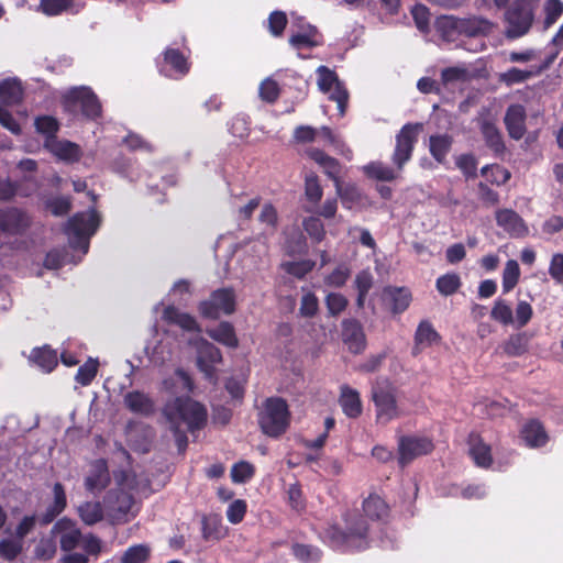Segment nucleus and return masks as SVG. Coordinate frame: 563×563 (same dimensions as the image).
Returning <instances> with one entry per match:
<instances>
[{"mask_svg": "<svg viewBox=\"0 0 563 563\" xmlns=\"http://www.w3.org/2000/svg\"><path fill=\"white\" fill-rule=\"evenodd\" d=\"M290 413L286 401L272 397L264 401L258 413V423L262 431L269 437H279L289 426Z\"/></svg>", "mask_w": 563, "mask_h": 563, "instance_id": "39448f33", "label": "nucleus"}, {"mask_svg": "<svg viewBox=\"0 0 563 563\" xmlns=\"http://www.w3.org/2000/svg\"><path fill=\"white\" fill-rule=\"evenodd\" d=\"M322 187L316 175H308L305 180V195L309 202L318 203L322 198Z\"/></svg>", "mask_w": 563, "mask_h": 563, "instance_id": "864d4df0", "label": "nucleus"}, {"mask_svg": "<svg viewBox=\"0 0 563 563\" xmlns=\"http://www.w3.org/2000/svg\"><path fill=\"white\" fill-rule=\"evenodd\" d=\"M119 488L111 489L104 497V507L111 518L122 520L132 511L134 500L129 490L133 489V478L126 473L115 475Z\"/></svg>", "mask_w": 563, "mask_h": 563, "instance_id": "423d86ee", "label": "nucleus"}, {"mask_svg": "<svg viewBox=\"0 0 563 563\" xmlns=\"http://www.w3.org/2000/svg\"><path fill=\"white\" fill-rule=\"evenodd\" d=\"M35 129L43 134L46 140H56L55 134L58 131V121L51 115H42L35 119Z\"/></svg>", "mask_w": 563, "mask_h": 563, "instance_id": "49530a36", "label": "nucleus"}, {"mask_svg": "<svg viewBox=\"0 0 563 563\" xmlns=\"http://www.w3.org/2000/svg\"><path fill=\"white\" fill-rule=\"evenodd\" d=\"M279 95L277 82L271 78H266L260 86V97L267 102H274Z\"/></svg>", "mask_w": 563, "mask_h": 563, "instance_id": "774afa93", "label": "nucleus"}, {"mask_svg": "<svg viewBox=\"0 0 563 563\" xmlns=\"http://www.w3.org/2000/svg\"><path fill=\"white\" fill-rule=\"evenodd\" d=\"M460 31L464 32L470 36H478L484 35L490 32L493 25L489 21L483 18H471L467 20H463L455 25Z\"/></svg>", "mask_w": 563, "mask_h": 563, "instance_id": "c9c22d12", "label": "nucleus"}, {"mask_svg": "<svg viewBox=\"0 0 563 563\" xmlns=\"http://www.w3.org/2000/svg\"><path fill=\"white\" fill-rule=\"evenodd\" d=\"M438 340L439 334L433 329L431 323L428 321L420 322L415 334L413 354H418L421 349L431 346L432 344L437 343Z\"/></svg>", "mask_w": 563, "mask_h": 563, "instance_id": "c85d7f7f", "label": "nucleus"}, {"mask_svg": "<svg viewBox=\"0 0 563 563\" xmlns=\"http://www.w3.org/2000/svg\"><path fill=\"white\" fill-rule=\"evenodd\" d=\"M461 287V278L455 273H448L437 279V289L443 296L453 295Z\"/></svg>", "mask_w": 563, "mask_h": 563, "instance_id": "a18cd8bd", "label": "nucleus"}, {"mask_svg": "<svg viewBox=\"0 0 563 563\" xmlns=\"http://www.w3.org/2000/svg\"><path fill=\"white\" fill-rule=\"evenodd\" d=\"M534 0H516L507 12L508 37L516 38L525 35L533 21Z\"/></svg>", "mask_w": 563, "mask_h": 563, "instance_id": "1a4fd4ad", "label": "nucleus"}, {"mask_svg": "<svg viewBox=\"0 0 563 563\" xmlns=\"http://www.w3.org/2000/svg\"><path fill=\"white\" fill-rule=\"evenodd\" d=\"M23 89L15 78H7L0 81V101L4 104H16L22 100Z\"/></svg>", "mask_w": 563, "mask_h": 563, "instance_id": "cd10ccee", "label": "nucleus"}, {"mask_svg": "<svg viewBox=\"0 0 563 563\" xmlns=\"http://www.w3.org/2000/svg\"><path fill=\"white\" fill-rule=\"evenodd\" d=\"M53 503L48 506L47 511L44 516V522H51L56 516H58L66 507V494L60 483H56L53 487Z\"/></svg>", "mask_w": 563, "mask_h": 563, "instance_id": "58836bf2", "label": "nucleus"}, {"mask_svg": "<svg viewBox=\"0 0 563 563\" xmlns=\"http://www.w3.org/2000/svg\"><path fill=\"white\" fill-rule=\"evenodd\" d=\"M314 263L311 261L286 262L283 264V267L287 273L299 278L311 272Z\"/></svg>", "mask_w": 563, "mask_h": 563, "instance_id": "69168bd1", "label": "nucleus"}, {"mask_svg": "<svg viewBox=\"0 0 563 563\" xmlns=\"http://www.w3.org/2000/svg\"><path fill=\"white\" fill-rule=\"evenodd\" d=\"M533 314L531 305L526 300H519L516 306V314L514 317L511 305L503 299L498 298L494 301L490 310V318L503 325H515L522 328L528 324Z\"/></svg>", "mask_w": 563, "mask_h": 563, "instance_id": "6e6552de", "label": "nucleus"}, {"mask_svg": "<svg viewBox=\"0 0 563 563\" xmlns=\"http://www.w3.org/2000/svg\"><path fill=\"white\" fill-rule=\"evenodd\" d=\"M519 278L520 267L517 261H507L503 271V292L508 294L518 284Z\"/></svg>", "mask_w": 563, "mask_h": 563, "instance_id": "a19ab883", "label": "nucleus"}, {"mask_svg": "<svg viewBox=\"0 0 563 563\" xmlns=\"http://www.w3.org/2000/svg\"><path fill=\"white\" fill-rule=\"evenodd\" d=\"M303 228L306 232L310 235V238L320 242L324 238V228L323 223L319 218L309 217L303 221Z\"/></svg>", "mask_w": 563, "mask_h": 563, "instance_id": "338daca9", "label": "nucleus"}, {"mask_svg": "<svg viewBox=\"0 0 563 563\" xmlns=\"http://www.w3.org/2000/svg\"><path fill=\"white\" fill-rule=\"evenodd\" d=\"M363 510L368 518L380 520L387 517L389 508L380 496L371 494L363 501Z\"/></svg>", "mask_w": 563, "mask_h": 563, "instance_id": "72a5a7b5", "label": "nucleus"}, {"mask_svg": "<svg viewBox=\"0 0 563 563\" xmlns=\"http://www.w3.org/2000/svg\"><path fill=\"white\" fill-rule=\"evenodd\" d=\"M468 445L470 454L477 466L488 467L492 464L490 448L483 442L479 435L471 434Z\"/></svg>", "mask_w": 563, "mask_h": 563, "instance_id": "a878e982", "label": "nucleus"}, {"mask_svg": "<svg viewBox=\"0 0 563 563\" xmlns=\"http://www.w3.org/2000/svg\"><path fill=\"white\" fill-rule=\"evenodd\" d=\"M77 512L87 526H92L103 518V509L99 501H85L78 506Z\"/></svg>", "mask_w": 563, "mask_h": 563, "instance_id": "e433bc0d", "label": "nucleus"}, {"mask_svg": "<svg viewBox=\"0 0 563 563\" xmlns=\"http://www.w3.org/2000/svg\"><path fill=\"white\" fill-rule=\"evenodd\" d=\"M254 474V467L249 462H239L231 470V477L234 483H245Z\"/></svg>", "mask_w": 563, "mask_h": 563, "instance_id": "e2e57ef3", "label": "nucleus"}, {"mask_svg": "<svg viewBox=\"0 0 563 563\" xmlns=\"http://www.w3.org/2000/svg\"><path fill=\"white\" fill-rule=\"evenodd\" d=\"M310 157L323 168V172L334 181L336 194L341 197L343 205H346V200L350 198L353 199L355 196H357L355 188H346L342 189L341 183L339 179L340 174V164L339 162L327 155L320 150H311L309 152Z\"/></svg>", "mask_w": 563, "mask_h": 563, "instance_id": "2eb2a0df", "label": "nucleus"}, {"mask_svg": "<svg viewBox=\"0 0 563 563\" xmlns=\"http://www.w3.org/2000/svg\"><path fill=\"white\" fill-rule=\"evenodd\" d=\"M497 224L514 238H523L529 230L523 219L514 210L501 209L496 212Z\"/></svg>", "mask_w": 563, "mask_h": 563, "instance_id": "a211bd4d", "label": "nucleus"}, {"mask_svg": "<svg viewBox=\"0 0 563 563\" xmlns=\"http://www.w3.org/2000/svg\"><path fill=\"white\" fill-rule=\"evenodd\" d=\"M63 104L66 111L76 113L80 109L81 113L96 119L101 112V104L97 96L88 87H74L63 96Z\"/></svg>", "mask_w": 563, "mask_h": 563, "instance_id": "0eeeda50", "label": "nucleus"}, {"mask_svg": "<svg viewBox=\"0 0 563 563\" xmlns=\"http://www.w3.org/2000/svg\"><path fill=\"white\" fill-rule=\"evenodd\" d=\"M258 220L262 224L266 225L269 232H274L278 223V213L276 208L272 203L263 205Z\"/></svg>", "mask_w": 563, "mask_h": 563, "instance_id": "bf43d9fd", "label": "nucleus"}, {"mask_svg": "<svg viewBox=\"0 0 563 563\" xmlns=\"http://www.w3.org/2000/svg\"><path fill=\"white\" fill-rule=\"evenodd\" d=\"M505 124L509 135L520 140L526 133V110L521 104H511L505 115Z\"/></svg>", "mask_w": 563, "mask_h": 563, "instance_id": "412c9836", "label": "nucleus"}, {"mask_svg": "<svg viewBox=\"0 0 563 563\" xmlns=\"http://www.w3.org/2000/svg\"><path fill=\"white\" fill-rule=\"evenodd\" d=\"M189 70L186 58L174 48H168L164 53V62L159 66V71L169 78H179Z\"/></svg>", "mask_w": 563, "mask_h": 563, "instance_id": "6ab92c4d", "label": "nucleus"}, {"mask_svg": "<svg viewBox=\"0 0 563 563\" xmlns=\"http://www.w3.org/2000/svg\"><path fill=\"white\" fill-rule=\"evenodd\" d=\"M452 145V137L446 134L430 137V153L439 163H443Z\"/></svg>", "mask_w": 563, "mask_h": 563, "instance_id": "ea45409f", "label": "nucleus"}, {"mask_svg": "<svg viewBox=\"0 0 563 563\" xmlns=\"http://www.w3.org/2000/svg\"><path fill=\"white\" fill-rule=\"evenodd\" d=\"M150 361L155 366H163L172 360L173 346L168 339L159 340L151 350L147 349Z\"/></svg>", "mask_w": 563, "mask_h": 563, "instance_id": "f704fd0d", "label": "nucleus"}, {"mask_svg": "<svg viewBox=\"0 0 563 563\" xmlns=\"http://www.w3.org/2000/svg\"><path fill=\"white\" fill-rule=\"evenodd\" d=\"M150 555V549L140 544L129 548L122 556V563H143Z\"/></svg>", "mask_w": 563, "mask_h": 563, "instance_id": "13d9d810", "label": "nucleus"}, {"mask_svg": "<svg viewBox=\"0 0 563 563\" xmlns=\"http://www.w3.org/2000/svg\"><path fill=\"white\" fill-rule=\"evenodd\" d=\"M344 342L353 353H360L365 347V335L361 324L355 320H344L342 323Z\"/></svg>", "mask_w": 563, "mask_h": 563, "instance_id": "4be33fe9", "label": "nucleus"}, {"mask_svg": "<svg viewBox=\"0 0 563 563\" xmlns=\"http://www.w3.org/2000/svg\"><path fill=\"white\" fill-rule=\"evenodd\" d=\"M199 309L202 316L211 319H217L221 313L230 314L235 309L234 291L230 288L218 289L200 303Z\"/></svg>", "mask_w": 563, "mask_h": 563, "instance_id": "4468645a", "label": "nucleus"}, {"mask_svg": "<svg viewBox=\"0 0 563 563\" xmlns=\"http://www.w3.org/2000/svg\"><path fill=\"white\" fill-rule=\"evenodd\" d=\"M482 132L487 144L495 151H499L503 147L501 136L495 124L484 122L482 124Z\"/></svg>", "mask_w": 563, "mask_h": 563, "instance_id": "680f3d73", "label": "nucleus"}, {"mask_svg": "<svg viewBox=\"0 0 563 563\" xmlns=\"http://www.w3.org/2000/svg\"><path fill=\"white\" fill-rule=\"evenodd\" d=\"M292 553L302 563H316L321 559V551L308 544L296 543L292 545Z\"/></svg>", "mask_w": 563, "mask_h": 563, "instance_id": "c03bdc74", "label": "nucleus"}, {"mask_svg": "<svg viewBox=\"0 0 563 563\" xmlns=\"http://www.w3.org/2000/svg\"><path fill=\"white\" fill-rule=\"evenodd\" d=\"M163 318L169 322L179 325L186 331H192L197 334L188 341L196 350V363L198 369L203 374L205 378L210 383H217L216 365L222 362L220 350L212 343L199 335L200 328L194 317L188 313L180 312L173 306L164 308Z\"/></svg>", "mask_w": 563, "mask_h": 563, "instance_id": "f257e3e1", "label": "nucleus"}, {"mask_svg": "<svg viewBox=\"0 0 563 563\" xmlns=\"http://www.w3.org/2000/svg\"><path fill=\"white\" fill-rule=\"evenodd\" d=\"M163 413L179 442L183 426L188 430H195L202 428L207 421L206 407L190 397H176L168 400Z\"/></svg>", "mask_w": 563, "mask_h": 563, "instance_id": "f03ea898", "label": "nucleus"}, {"mask_svg": "<svg viewBox=\"0 0 563 563\" xmlns=\"http://www.w3.org/2000/svg\"><path fill=\"white\" fill-rule=\"evenodd\" d=\"M98 372V361L93 358H89L84 365H81L75 379L81 386H88L92 379L96 377Z\"/></svg>", "mask_w": 563, "mask_h": 563, "instance_id": "de8ad7c7", "label": "nucleus"}, {"mask_svg": "<svg viewBox=\"0 0 563 563\" xmlns=\"http://www.w3.org/2000/svg\"><path fill=\"white\" fill-rule=\"evenodd\" d=\"M325 306L331 316H338L345 310L347 299L339 292H329L325 297Z\"/></svg>", "mask_w": 563, "mask_h": 563, "instance_id": "052dcab7", "label": "nucleus"}, {"mask_svg": "<svg viewBox=\"0 0 563 563\" xmlns=\"http://www.w3.org/2000/svg\"><path fill=\"white\" fill-rule=\"evenodd\" d=\"M349 276V267L345 264H340L332 271V273L324 277V283L330 287H341L346 283Z\"/></svg>", "mask_w": 563, "mask_h": 563, "instance_id": "4d7b16f0", "label": "nucleus"}, {"mask_svg": "<svg viewBox=\"0 0 563 563\" xmlns=\"http://www.w3.org/2000/svg\"><path fill=\"white\" fill-rule=\"evenodd\" d=\"M319 309V300L311 291H306L300 300L299 313L301 317L311 318Z\"/></svg>", "mask_w": 563, "mask_h": 563, "instance_id": "5fc2aeb1", "label": "nucleus"}, {"mask_svg": "<svg viewBox=\"0 0 563 563\" xmlns=\"http://www.w3.org/2000/svg\"><path fill=\"white\" fill-rule=\"evenodd\" d=\"M29 225L27 216L18 209L0 210V233H18Z\"/></svg>", "mask_w": 563, "mask_h": 563, "instance_id": "5701e85b", "label": "nucleus"}, {"mask_svg": "<svg viewBox=\"0 0 563 563\" xmlns=\"http://www.w3.org/2000/svg\"><path fill=\"white\" fill-rule=\"evenodd\" d=\"M207 333L211 339L225 346H238L239 341L235 335L234 328L229 322H221L217 328L208 329Z\"/></svg>", "mask_w": 563, "mask_h": 563, "instance_id": "473e14b6", "label": "nucleus"}, {"mask_svg": "<svg viewBox=\"0 0 563 563\" xmlns=\"http://www.w3.org/2000/svg\"><path fill=\"white\" fill-rule=\"evenodd\" d=\"M110 482V474L104 460H97L90 464L85 477V487L91 494L101 493Z\"/></svg>", "mask_w": 563, "mask_h": 563, "instance_id": "f3484780", "label": "nucleus"}, {"mask_svg": "<svg viewBox=\"0 0 563 563\" xmlns=\"http://www.w3.org/2000/svg\"><path fill=\"white\" fill-rule=\"evenodd\" d=\"M317 29L310 24L301 27V30L292 34L289 38V44L296 48L301 49L306 47H312L319 45L317 40Z\"/></svg>", "mask_w": 563, "mask_h": 563, "instance_id": "2f4dec72", "label": "nucleus"}, {"mask_svg": "<svg viewBox=\"0 0 563 563\" xmlns=\"http://www.w3.org/2000/svg\"><path fill=\"white\" fill-rule=\"evenodd\" d=\"M363 170L368 177L383 181H390L397 177L394 169L380 162L369 163L363 167Z\"/></svg>", "mask_w": 563, "mask_h": 563, "instance_id": "79ce46f5", "label": "nucleus"}, {"mask_svg": "<svg viewBox=\"0 0 563 563\" xmlns=\"http://www.w3.org/2000/svg\"><path fill=\"white\" fill-rule=\"evenodd\" d=\"M471 79V71L465 65L449 67L442 70L441 80L445 87L464 84Z\"/></svg>", "mask_w": 563, "mask_h": 563, "instance_id": "4c0bfd02", "label": "nucleus"}, {"mask_svg": "<svg viewBox=\"0 0 563 563\" xmlns=\"http://www.w3.org/2000/svg\"><path fill=\"white\" fill-rule=\"evenodd\" d=\"M99 222V214L93 209L75 214L65 229L70 246L86 254L89 249V239L97 231Z\"/></svg>", "mask_w": 563, "mask_h": 563, "instance_id": "20e7f679", "label": "nucleus"}, {"mask_svg": "<svg viewBox=\"0 0 563 563\" xmlns=\"http://www.w3.org/2000/svg\"><path fill=\"white\" fill-rule=\"evenodd\" d=\"M340 405L343 412L350 418H356L362 412V402L358 393L349 387L341 388Z\"/></svg>", "mask_w": 563, "mask_h": 563, "instance_id": "bb28decb", "label": "nucleus"}, {"mask_svg": "<svg viewBox=\"0 0 563 563\" xmlns=\"http://www.w3.org/2000/svg\"><path fill=\"white\" fill-rule=\"evenodd\" d=\"M372 398L376 407V419L378 422L385 424L399 416L395 388L389 382L376 383L372 389Z\"/></svg>", "mask_w": 563, "mask_h": 563, "instance_id": "9b49d317", "label": "nucleus"}, {"mask_svg": "<svg viewBox=\"0 0 563 563\" xmlns=\"http://www.w3.org/2000/svg\"><path fill=\"white\" fill-rule=\"evenodd\" d=\"M528 347V338L525 334H514L504 343L503 351L508 356H520Z\"/></svg>", "mask_w": 563, "mask_h": 563, "instance_id": "37998d69", "label": "nucleus"}, {"mask_svg": "<svg viewBox=\"0 0 563 563\" xmlns=\"http://www.w3.org/2000/svg\"><path fill=\"white\" fill-rule=\"evenodd\" d=\"M52 533L58 539L64 552L81 548L87 554L98 555L101 551V541L98 538L92 534L84 536L77 523L66 517L54 525Z\"/></svg>", "mask_w": 563, "mask_h": 563, "instance_id": "7ed1b4c3", "label": "nucleus"}, {"mask_svg": "<svg viewBox=\"0 0 563 563\" xmlns=\"http://www.w3.org/2000/svg\"><path fill=\"white\" fill-rule=\"evenodd\" d=\"M482 175L490 183L503 185L510 178V173L499 166V165H492V166H485L482 168Z\"/></svg>", "mask_w": 563, "mask_h": 563, "instance_id": "3c124183", "label": "nucleus"}, {"mask_svg": "<svg viewBox=\"0 0 563 563\" xmlns=\"http://www.w3.org/2000/svg\"><path fill=\"white\" fill-rule=\"evenodd\" d=\"M175 377L173 378H166L163 380V388L167 391H172L175 387L174 379L176 378L179 384L181 385V389L187 390L188 393L192 391L194 389V382L191 380L190 376L187 372H185L181 368H177L174 374Z\"/></svg>", "mask_w": 563, "mask_h": 563, "instance_id": "8fccbe9b", "label": "nucleus"}, {"mask_svg": "<svg viewBox=\"0 0 563 563\" xmlns=\"http://www.w3.org/2000/svg\"><path fill=\"white\" fill-rule=\"evenodd\" d=\"M373 285V276L368 271L360 272L355 277V286L358 291L357 305L362 307L364 305L365 297Z\"/></svg>", "mask_w": 563, "mask_h": 563, "instance_id": "09e8293b", "label": "nucleus"}, {"mask_svg": "<svg viewBox=\"0 0 563 563\" xmlns=\"http://www.w3.org/2000/svg\"><path fill=\"white\" fill-rule=\"evenodd\" d=\"M367 526L363 519L347 522V531L342 532L333 529L331 532L332 542L335 547H344L351 550H363L367 548Z\"/></svg>", "mask_w": 563, "mask_h": 563, "instance_id": "f8f14e48", "label": "nucleus"}, {"mask_svg": "<svg viewBox=\"0 0 563 563\" xmlns=\"http://www.w3.org/2000/svg\"><path fill=\"white\" fill-rule=\"evenodd\" d=\"M82 5L73 0H41L37 10L45 15L53 16L63 12L78 13Z\"/></svg>", "mask_w": 563, "mask_h": 563, "instance_id": "b1692460", "label": "nucleus"}, {"mask_svg": "<svg viewBox=\"0 0 563 563\" xmlns=\"http://www.w3.org/2000/svg\"><path fill=\"white\" fill-rule=\"evenodd\" d=\"M433 449L431 440L424 437H402L398 442L399 463L404 466Z\"/></svg>", "mask_w": 563, "mask_h": 563, "instance_id": "dca6fc26", "label": "nucleus"}, {"mask_svg": "<svg viewBox=\"0 0 563 563\" xmlns=\"http://www.w3.org/2000/svg\"><path fill=\"white\" fill-rule=\"evenodd\" d=\"M45 147L58 159L74 163L81 157V148L78 144L67 140H45Z\"/></svg>", "mask_w": 563, "mask_h": 563, "instance_id": "aec40b11", "label": "nucleus"}, {"mask_svg": "<svg viewBox=\"0 0 563 563\" xmlns=\"http://www.w3.org/2000/svg\"><path fill=\"white\" fill-rule=\"evenodd\" d=\"M30 361L46 373L52 372L58 362L56 352L48 347L34 349L30 355Z\"/></svg>", "mask_w": 563, "mask_h": 563, "instance_id": "7c9ffc66", "label": "nucleus"}, {"mask_svg": "<svg viewBox=\"0 0 563 563\" xmlns=\"http://www.w3.org/2000/svg\"><path fill=\"white\" fill-rule=\"evenodd\" d=\"M534 75L531 70H522L516 67L508 69L499 75V80L508 86L520 84Z\"/></svg>", "mask_w": 563, "mask_h": 563, "instance_id": "603ef678", "label": "nucleus"}, {"mask_svg": "<svg viewBox=\"0 0 563 563\" xmlns=\"http://www.w3.org/2000/svg\"><path fill=\"white\" fill-rule=\"evenodd\" d=\"M316 73L318 88L328 95L329 99L336 102L339 113L343 117L349 100V92L344 84L338 78L335 71L327 66H319Z\"/></svg>", "mask_w": 563, "mask_h": 563, "instance_id": "9d476101", "label": "nucleus"}, {"mask_svg": "<svg viewBox=\"0 0 563 563\" xmlns=\"http://www.w3.org/2000/svg\"><path fill=\"white\" fill-rule=\"evenodd\" d=\"M521 438L530 448L542 446L548 441V434L542 424L537 420H531L522 427Z\"/></svg>", "mask_w": 563, "mask_h": 563, "instance_id": "393cba45", "label": "nucleus"}, {"mask_svg": "<svg viewBox=\"0 0 563 563\" xmlns=\"http://www.w3.org/2000/svg\"><path fill=\"white\" fill-rule=\"evenodd\" d=\"M422 130V124L408 123L404 125L396 136V148L393 155V161L399 169L404 167L406 162L411 157L415 144L417 143L418 135Z\"/></svg>", "mask_w": 563, "mask_h": 563, "instance_id": "ddd939ff", "label": "nucleus"}, {"mask_svg": "<svg viewBox=\"0 0 563 563\" xmlns=\"http://www.w3.org/2000/svg\"><path fill=\"white\" fill-rule=\"evenodd\" d=\"M23 542L20 539H7L0 541V555L9 561L14 560L21 552Z\"/></svg>", "mask_w": 563, "mask_h": 563, "instance_id": "6e6d98bb", "label": "nucleus"}, {"mask_svg": "<svg viewBox=\"0 0 563 563\" xmlns=\"http://www.w3.org/2000/svg\"><path fill=\"white\" fill-rule=\"evenodd\" d=\"M124 402L126 407L136 413L150 415L154 410L152 399L141 391H131L125 395Z\"/></svg>", "mask_w": 563, "mask_h": 563, "instance_id": "c756f323", "label": "nucleus"}, {"mask_svg": "<svg viewBox=\"0 0 563 563\" xmlns=\"http://www.w3.org/2000/svg\"><path fill=\"white\" fill-rule=\"evenodd\" d=\"M246 512V503L242 499L232 501L227 509V518L232 525L240 523Z\"/></svg>", "mask_w": 563, "mask_h": 563, "instance_id": "0e129e2a", "label": "nucleus"}]
</instances>
